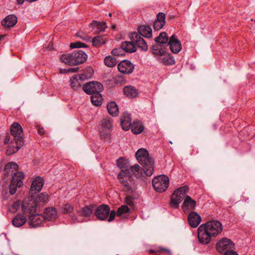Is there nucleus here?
<instances>
[{"label":"nucleus","mask_w":255,"mask_h":255,"mask_svg":"<svg viewBox=\"0 0 255 255\" xmlns=\"http://www.w3.org/2000/svg\"><path fill=\"white\" fill-rule=\"evenodd\" d=\"M88 46L84 43L77 41L75 42L71 43L70 45V47L72 49L73 48H79L82 47H87Z\"/></svg>","instance_id":"c03bdc74"},{"label":"nucleus","mask_w":255,"mask_h":255,"mask_svg":"<svg viewBox=\"0 0 255 255\" xmlns=\"http://www.w3.org/2000/svg\"><path fill=\"white\" fill-rule=\"evenodd\" d=\"M71 220L73 221H72L73 223H75V218L74 217H72Z\"/></svg>","instance_id":"bf43d9fd"},{"label":"nucleus","mask_w":255,"mask_h":255,"mask_svg":"<svg viewBox=\"0 0 255 255\" xmlns=\"http://www.w3.org/2000/svg\"><path fill=\"white\" fill-rule=\"evenodd\" d=\"M77 35L79 37L81 38L82 39L85 41H89L90 39V37L88 35L82 32H78L77 33Z\"/></svg>","instance_id":"864d4df0"},{"label":"nucleus","mask_w":255,"mask_h":255,"mask_svg":"<svg viewBox=\"0 0 255 255\" xmlns=\"http://www.w3.org/2000/svg\"><path fill=\"white\" fill-rule=\"evenodd\" d=\"M102 130L111 131L113 125L110 119H103L101 122Z\"/></svg>","instance_id":"c9c22d12"},{"label":"nucleus","mask_w":255,"mask_h":255,"mask_svg":"<svg viewBox=\"0 0 255 255\" xmlns=\"http://www.w3.org/2000/svg\"><path fill=\"white\" fill-rule=\"evenodd\" d=\"M135 156L138 162L142 166V173L145 175H152L154 170V161L149 156L148 150L143 148H139L135 152Z\"/></svg>","instance_id":"f03ea898"},{"label":"nucleus","mask_w":255,"mask_h":255,"mask_svg":"<svg viewBox=\"0 0 255 255\" xmlns=\"http://www.w3.org/2000/svg\"><path fill=\"white\" fill-rule=\"evenodd\" d=\"M26 222V217L21 214H17L12 219V225L16 227H20Z\"/></svg>","instance_id":"cd10ccee"},{"label":"nucleus","mask_w":255,"mask_h":255,"mask_svg":"<svg viewBox=\"0 0 255 255\" xmlns=\"http://www.w3.org/2000/svg\"><path fill=\"white\" fill-rule=\"evenodd\" d=\"M38 211L36 213H34L29 216V221L28 224L31 228H36L40 226L41 223L45 221L42 214L38 213Z\"/></svg>","instance_id":"f3484780"},{"label":"nucleus","mask_w":255,"mask_h":255,"mask_svg":"<svg viewBox=\"0 0 255 255\" xmlns=\"http://www.w3.org/2000/svg\"><path fill=\"white\" fill-rule=\"evenodd\" d=\"M81 80L79 79L77 75H74L70 79V85L71 88L75 90L79 89L81 87Z\"/></svg>","instance_id":"2f4dec72"},{"label":"nucleus","mask_w":255,"mask_h":255,"mask_svg":"<svg viewBox=\"0 0 255 255\" xmlns=\"http://www.w3.org/2000/svg\"><path fill=\"white\" fill-rule=\"evenodd\" d=\"M164 25V24H163L157 20H155L153 24L154 29L155 30H158L161 29Z\"/></svg>","instance_id":"3c124183"},{"label":"nucleus","mask_w":255,"mask_h":255,"mask_svg":"<svg viewBox=\"0 0 255 255\" xmlns=\"http://www.w3.org/2000/svg\"><path fill=\"white\" fill-rule=\"evenodd\" d=\"M17 177H20V179H18L16 181H15V185L17 187H21L23 185V181L22 179H24V176H17Z\"/></svg>","instance_id":"5fc2aeb1"},{"label":"nucleus","mask_w":255,"mask_h":255,"mask_svg":"<svg viewBox=\"0 0 255 255\" xmlns=\"http://www.w3.org/2000/svg\"><path fill=\"white\" fill-rule=\"evenodd\" d=\"M115 27H116V26H115V25H114V26H112V28H115Z\"/></svg>","instance_id":"680f3d73"},{"label":"nucleus","mask_w":255,"mask_h":255,"mask_svg":"<svg viewBox=\"0 0 255 255\" xmlns=\"http://www.w3.org/2000/svg\"><path fill=\"white\" fill-rule=\"evenodd\" d=\"M94 70L93 69L90 67L88 66L86 67L83 72L77 75L79 77V79L81 80V81H83L85 80L90 79L93 77L94 74Z\"/></svg>","instance_id":"bb28decb"},{"label":"nucleus","mask_w":255,"mask_h":255,"mask_svg":"<svg viewBox=\"0 0 255 255\" xmlns=\"http://www.w3.org/2000/svg\"><path fill=\"white\" fill-rule=\"evenodd\" d=\"M12 178L11 181V183L9 185V193L12 195L15 194L16 191L17 187L15 185V176H12Z\"/></svg>","instance_id":"a18cd8bd"},{"label":"nucleus","mask_w":255,"mask_h":255,"mask_svg":"<svg viewBox=\"0 0 255 255\" xmlns=\"http://www.w3.org/2000/svg\"><path fill=\"white\" fill-rule=\"evenodd\" d=\"M91 101L92 104L95 106H99L101 105L102 101V97L100 93H96L95 94H92Z\"/></svg>","instance_id":"f704fd0d"},{"label":"nucleus","mask_w":255,"mask_h":255,"mask_svg":"<svg viewBox=\"0 0 255 255\" xmlns=\"http://www.w3.org/2000/svg\"><path fill=\"white\" fill-rule=\"evenodd\" d=\"M73 210V206L69 203H67L62 206L61 208V212L64 214H69L71 213Z\"/></svg>","instance_id":"79ce46f5"},{"label":"nucleus","mask_w":255,"mask_h":255,"mask_svg":"<svg viewBox=\"0 0 255 255\" xmlns=\"http://www.w3.org/2000/svg\"><path fill=\"white\" fill-rule=\"evenodd\" d=\"M83 90L87 94L92 95L100 93L103 90V86L99 82L91 81L84 85Z\"/></svg>","instance_id":"f8f14e48"},{"label":"nucleus","mask_w":255,"mask_h":255,"mask_svg":"<svg viewBox=\"0 0 255 255\" xmlns=\"http://www.w3.org/2000/svg\"><path fill=\"white\" fill-rule=\"evenodd\" d=\"M222 230V225L220 222L215 220L207 222L198 229V241L203 245H207L210 242L212 237H216Z\"/></svg>","instance_id":"f257e3e1"},{"label":"nucleus","mask_w":255,"mask_h":255,"mask_svg":"<svg viewBox=\"0 0 255 255\" xmlns=\"http://www.w3.org/2000/svg\"><path fill=\"white\" fill-rule=\"evenodd\" d=\"M121 125L122 128L126 131L128 130L131 126V119L129 115L124 116L121 120Z\"/></svg>","instance_id":"c85d7f7f"},{"label":"nucleus","mask_w":255,"mask_h":255,"mask_svg":"<svg viewBox=\"0 0 255 255\" xmlns=\"http://www.w3.org/2000/svg\"><path fill=\"white\" fill-rule=\"evenodd\" d=\"M162 251H164V252H165L168 254H170V251L167 249H165V248H162V247H160L159 248V251H156L153 249H150L148 251V253L149 254H153V253H161V252Z\"/></svg>","instance_id":"603ef678"},{"label":"nucleus","mask_w":255,"mask_h":255,"mask_svg":"<svg viewBox=\"0 0 255 255\" xmlns=\"http://www.w3.org/2000/svg\"><path fill=\"white\" fill-rule=\"evenodd\" d=\"M165 14L163 12H159L156 16V20L161 22L163 24H165Z\"/></svg>","instance_id":"de8ad7c7"},{"label":"nucleus","mask_w":255,"mask_h":255,"mask_svg":"<svg viewBox=\"0 0 255 255\" xmlns=\"http://www.w3.org/2000/svg\"><path fill=\"white\" fill-rule=\"evenodd\" d=\"M117 177L121 183L129 193V195L125 198V202L130 207L133 206V199L137 198L138 195L134 191L135 181L132 178V176Z\"/></svg>","instance_id":"20e7f679"},{"label":"nucleus","mask_w":255,"mask_h":255,"mask_svg":"<svg viewBox=\"0 0 255 255\" xmlns=\"http://www.w3.org/2000/svg\"><path fill=\"white\" fill-rule=\"evenodd\" d=\"M78 69H79V67L71 68H69V69H68L67 72H72V73L77 72H78Z\"/></svg>","instance_id":"13d9d810"},{"label":"nucleus","mask_w":255,"mask_h":255,"mask_svg":"<svg viewBox=\"0 0 255 255\" xmlns=\"http://www.w3.org/2000/svg\"><path fill=\"white\" fill-rule=\"evenodd\" d=\"M105 43V39L101 36H96L92 39L93 45L97 47H99Z\"/></svg>","instance_id":"e433bc0d"},{"label":"nucleus","mask_w":255,"mask_h":255,"mask_svg":"<svg viewBox=\"0 0 255 255\" xmlns=\"http://www.w3.org/2000/svg\"><path fill=\"white\" fill-rule=\"evenodd\" d=\"M187 219L190 226L193 228L197 227L201 221V216L195 212H191Z\"/></svg>","instance_id":"412c9836"},{"label":"nucleus","mask_w":255,"mask_h":255,"mask_svg":"<svg viewBox=\"0 0 255 255\" xmlns=\"http://www.w3.org/2000/svg\"><path fill=\"white\" fill-rule=\"evenodd\" d=\"M94 215L99 220L104 221L107 219L108 222H111L115 219L116 213L115 210L111 211L109 205L102 204L98 206L96 205Z\"/></svg>","instance_id":"1a4fd4ad"},{"label":"nucleus","mask_w":255,"mask_h":255,"mask_svg":"<svg viewBox=\"0 0 255 255\" xmlns=\"http://www.w3.org/2000/svg\"><path fill=\"white\" fill-rule=\"evenodd\" d=\"M117 166L125 174L142 175V169L137 164L130 166L129 160L126 157H121L117 160Z\"/></svg>","instance_id":"423d86ee"},{"label":"nucleus","mask_w":255,"mask_h":255,"mask_svg":"<svg viewBox=\"0 0 255 255\" xmlns=\"http://www.w3.org/2000/svg\"><path fill=\"white\" fill-rule=\"evenodd\" d=\"M182 199V197H179L178 195L173 193L170 197V206L173 208H178L179 204L181 202Z\"/></svg>","instance_id":"7c9ffc66"},{"label":"nucleus","mask_w":255,"mask_h":255,"mask_svg":"<svg viewBox=\"0 0 255 255\" xmlns=\"http://www.w3.org/2000/svg\"><path fill=\"white\" fill-rule=\"evenodd\" d=\"M169 38L165 32H162L160 34L154 38L156 44L151 47L153 54L155 55H164L166 53L167 48L163 44L168 43Z\"/></svg>","instance_id":"6e6552de"},{"label":"nucleus","mask_w":255,"mask_h":255,"mask_svg":"<svg viewBox=\"0 0 255 255\" xmlns=\"http://www.w3.org/2000/svg\"><path fill=\"white\" fill-rule=\"evenodd\" d=\"M168 46H169L171 52L175 54L178 53L182 49L181 42L174 34L169 38V42L166 47Z\"/></svg>","instance_id":"2eb2a0df"},{"label":"nucleus","mask_w":255,"mask_h":255,"mask_svg":"<svg viewBox=\"0 0 255 255\" xmlns=\"http://www.w3.org/2000/svg\"><path fill=\"white\" fill-rule=\"evenodd\" d=\"M37 131L38 133L41 135H44L45 133L44 128L39 126H38L37 127Z\"/></svg>","instance_id":"4d7b16f0"},{"label":"nucleus","mask_w":255,"mask_h":255,"mask_svg":"<svg viewBox=\"0 0 255 255\" xmlns=\"http://www.w3.org/2000/svg\"><path fill=\"white\" fill-rule=\"evenodd\" d=\"M44 180L41 176H35L33 180L29 192V195H33L39 192L44 185Z\"/></svg>","instance_id":"4468645a"},{"label":"nucleus","mask_w":255,"mask_h":255,"mask_svg":"<svg viewBox=\"0 0 255 255\" xmlns=\"http://www.w3.org/2000/svg\"><path fill=\"white\" fill-rule=\"evenodd\" d=\"M118 175L120 176V175H122L121 173H119Z\"/></svg>","instance_id":"e2e57ef3"},{"label":"nucleus","mask_w":255,"mask_h":255,"mask_svg":"<svg viewBox=\"0 0 255 255\" xmlns=\"http://www.w3.org/2000/svg\"><path fill=\"white\" fill-rule=\"evenodd\" d=\"M224 255H239L237 252L233 250H227L225 252Z\"/></svg>","instance_id":"6e6d98bb"},{"label":"nucleus","mask_w":255,"mask_h":255,"mask_svg":"<svg viewBox=\"0 0 255 255\" xmlns=\"http://www.w3.org/2000/svg\"><path fill=\"white\" fill-rule=\"evenodd\" d=\"M159 175L163 176V175H165L164 174H160Z\"/></svg>","instance_id":"0e129e2a"},{"label":"nucleus","mask_w":255,"mask_h":255,"mask_svg":"<svg viewBox=\"0 0 255 255\" xmlns=\"http://www.w3.org/2000/svg\"><path fill=\"white\" fill-rule=\"evenodd\" d=\"M196 202L188 195H186L181 206L182 209L185 213H188L195 209Z\"/></svg>","instance_id":"dca6fc26"},{"label":"nucleus","mask_w":255,"mask_h":255,"mask_svg":"<svg viewBox=\"0 0 255 255\" xmlns=\"http://www.w3.org/2000/svg\"><path fill=\"white\" fill-rule=\"evenodd\" d=\"M105 65L109 67H113L116 66L118 61L116 58L111 56H106L104 60Z\"/></svg>","instance_id":"4c0bfd02"},{"label":"nucleus","mask_w":255,"mask_h":255,"mask_svg":"<svg viewBox=\"0 0 255 255\" xmlns=\"http://www.w3.org/2000/svg\"><path fill=\"white\" fill-rule=\"evenodd\" d=\"M165 56L162 60V63L166 65H172L175 64V60L172 55L168 53L167 55L166 54L164 55Z\"/></svg>","instance_id":"58836bf2"},{"label":"nucleus","mask_w":255,"mask_h":255,"mask_svg":"<svg viewBox=\"0 0 255 255\" xmlns=\"http://www.w3.org/2000/svg\"><path fill=\"white\" fill-rule=\"evenodd\" d=\"M107 108L109 114L113 117L117 116L119 114L118 107L115 102H111L108 103Z\"/></svg>","instance_id":"c756f323"},{"label":"nucleus","mask_w":255,"mask_h":255,"mask_svg":"<svg viewBox=\"0 0 255 255\" xmlns=\"http://www.w3.org/2000/svg\"><path fill=\"white\" fill-rule=\"evenodd\" d=\"M131 41H124L122 43L121 46L124 52L133 53L136 51V47L141 50L146 51L148 49V46L144 40L136 32L131 33L129 36Z\"/></svg>","instance_id":"7ed1b4c3"},{"label":"nucleus","mask_w":255,"mask_h":255,"mask_svg":"<svg viewBox=\"0 0 255 255\" xmlns=\"http://www.w3.org/2000/svg\"><path fill=\"white\" fill-rule=\"evenodd\" d=\"M135 177H138V176H136ZM139 177H141L142 176H139Z\"/></svg>","instance_id":"69168bd1"},{"label":"nucleus","mask_w":255,"mask_h":255,"mask_svg":"<svg viewBox=\"0 0 255 255\" xmlns=\"http://www.w3.org/2000/svg\"><path fill=\"white\" fill-rule=\"evenodd\" d=\"M45 220L53 221L57 218V212L54 207H48L45 209L44 215Z\"/></svg>","instance_id":"5701e85b"},{"label":"nucleus","mask_w":255,"mask_h":255,"mask_svg":"<svg viewBox=\"0 0 255 255\" xmlns=\"http://www.w3.org/2000/svg\"><path fill=\"white\" fill-rule=\"evenodd\" d=\"M96 208V205L91 204L81 208L78 211L79 216L84 217H90L95 212V208Z\"/></svg>","instance_id":"4be33fe9"},{"label":"nucleus","mask_w":255,"mask_h":255,"mask_svg":"<svg viewBox=\"0 0 255 255\" xmlns=\"http://www.w3.org/2000/svg\"><path fill=\"white\" fill-rule=\"evenodd\" d=\"M18 165L11 162L6 164L4 167V175H24L23 172L18 171Z\"/></svg>","instance_id":"a211bd4d"},{"label":"nucleus","mask_w":255,"mask_h":255,"mask_svg":"<svg viewBox=\"0 0 255 255\" xmlns=\"http://www.w3.org/2000/svg\"><path fill=\"white\" fill-rule=\"evenodd\" d=\"M168 176H154L152 180L154 189L159 193L165 191L168 187Z\"/></svg>","instance_id":"9b49d317"},{"label":"nucleus","mask_w":255,"mask_h":255,"mask_svg":"<svg viewBox=\"0 0 255 255\" xmlns=\"http://www.w3.org/2000/svg\"><path fill=\"white\" fill-rule=\"evenodd\" d=\"M17 21V18L14 15H9L7 16L1 22V25L5 28L13 27Z\"/></svg>","instance_id":"b1692460"},{"label":"nucleus","mask_w":255,"mask_h":255,"mask_svg":"<svg viewBox=\"0 0 255 255\" xmlns=\"http://www.w3.org/2000/svg\"><path fill=\"white\" fill-rule=\"evenodd\" d=\"M234 246V243L230 239L224 238L217 242L216 248L219 253H223L227 250H231Z\"/></svg>","instance_id":"ddd939ff"},{"label":"nucleus","mask_w":255,"mask_h":255,"mask_svg":"<svg viewBox=\"0 0 255 255\" xmlns=\"http://www.w3.org/2000/svg\"><path fill=\"white\" fill-rule=\"evenodd\" d=\"M129 208L127 205H124L120 207L117 211L116 214L119 217H122L123 215L129 213Z\"/></svg>","instance_id":"a19ab883"},{"label":"nucleus","mask_w":255,"mask_h":255,"mask_svg":"<svg viewBox=\"0 0 255 255\" xmlns=\"http://www.w3.org/2000/svg\"><path fill=\"white\" fill-rule=\"evenodd\" d=\"M137 30L140 37L142 36L146 38H150L152 36V29L148 25H140L138 27Z\"/></svg>","instance_id":"393cba45"},{"label":"nucleus","mask_w":255,"mask_h":255,"mask_svg":"<svg viewBox=\"0 0 255 255\" xmlns=\"http://www.w3.org/2000/svg\"><path fill=\"white\" fill-rule=\"evenodd\" d=\"M22 210L26 216H30L38 211V207L33 200V195H29L25 198L22 204Z\"/></svg>","instance_id":"9d476101"},{"label":"nucleus","mask_w":255,"mask_h":255,"mask_svg":"<svg viewBox=\"0 0 255 255\" xmlns=\"http://www.w3.org/2000/svg\"><path fill=\"white\" fill-rule=\"evenodd\" d=\"M109 15V16L111 17V16H112V13H110Z\"/></svg>","instance_id":"052dcab7"},{"label":"nucleus","mask_w":255,"mask_h":255,"mask_svg":"<svg viewBox=\"0 0 255 255\" xmlns=\"http://www.w3.org/2000/svg\"><path fill=\"white\" fill-rule=\"evenodd\" d=\"M111 54L114 56H123L124 55V51L121 46V48L113 49Z\"/></svg>","instance_id":"49530a36"},{"label":"nucleus","mask_w":255,"mask_h":255,"mask_svg":"<svg viewBox=\"0 0 255 255\" xmlns=\"http://www.w3.org/2000/svg\"><path fill=\"white\" fill-rule=\"evenodd\" d=\"M87 58V54L81 50H75L71 54H63L60 57L63 63L73 66L84 63Z\"/></svg>","instance_id":"39448f33"},{"label":"nucleus","mask_w":255,"mask_h":255,"mask_svg":"<svg viewBox=\"0 0 255 255\" xmlns=\"http://www.w3.org/2000/svg\"><path fill=\"white\" fill-rule=\"evenodd\" d=\"M101 138L106 141H109L111 139V131L101 130L100 131Z\"/></svg>","instance_id":"37998d69"},{"label":"nucleus","mask_w":255,"mask_h":255,"mask_svg":"<svg viewBox=\"0 0 255 255\" xmlns=\"http://www.w3.org/2000/svg\"><path fill=\"white\" fill-rule=\"evenodd\" d=\"M33 194V200L38 207V212L41 211L42 207L46 204L48 199V194L46 192H43L35 197Z\"/></svg>","instance_id":"aec40b11"},{"label":"nucleus","mask_w":255,"mask_h":255,"mask_svg":"<svg viewBox=\"0 0 255 255\" xmlns=\"http://www.w3.org/2000/svg\"><path fill=\"white\" fill-rule=\"evenodd\" d=\"M22 131L21 126L17 123H14L11 125L10 132L11 135L14 137V140L16 145L14 146L13 148L10 147L7 151V154L9 155L16 152L24 144Z\"/></svg>","instance_id":"0eeeda50"},{"label":"nucleus","mask_w":255,"mask_h":255,"mask_svg":"<svg viewBox=\"0 0 255 255\" xmlns=\"http://www.w3.org/2000/svg\"><path fill=\"white\" fill-rule=\"evenodd\" d=\"M189 191V188L187 186L180 187L176 189L173 193L179 197H182V199L185 196V194Z\"/></svg>","instance_id":"ea45409f"},{"label":"nucleus","mask_w":255,"mask_h":255,"mask_svg":"<svg viewBox=\"0 0 255 255\" xmlns=\"http://www.w3.org/2000/svg\"><path fill=\"white\" fill-rule=\"evenodd\" d=\"M114 83L117 85H122L125 83V79L123 76L118 75L114 78Z\"/></svg>","instance_id":"09e8293b"},{"label":"nucleus","mask_w":255,"mask_h":255,"mask_svg":"<svg viewBox=\"0 0 255 255\" xmlns=\"http://www.w3.org/2000/svg\"><path fill=\"white\" fill-rule=\"evenodd\" d=\"M21 205V202L19 200H17L13 203L11 207V210L12 212H16L19 208Z\"/></svg>","instance_id":"8fccbe9b"},{"label":"nucleus","mask_w":255,"mask_h":255,"mask_svg":"<svg viewBox=\"0 0 255 255\" xmlns=\"http://www.w3.org/2000/svg\"><path fill=\"white\" fill-rule=\"evenodd\" d=\"M123 92L126 96L130 98H134L138 94L137 90L131 86L125 87L123 89Z\"/></svg>","instance_id":"a878e982"},{"label":"nucleus","mask_w":255,"mask_h":255,"mask_svg":"<svg viewBox=\"0 0 255 255\" xmlns=\"http://www.w3.org/2000/svg\"><path fill=\"white\" fill-rule=\"evenodd\" d=\"M89 26L92 28L97 27V29L100 31H104L107 27L106 22L103 21L101 22L96 20L92 21Z\"/></svg>","instance_id":"72a5a7b5"},{"label":"nucleus","mask_w":255,"mask_h":255,"mask_svg":"<svg viewBox=\"0 0 255 255\" xmlns=\"http://www.w3.org/2000/svg\"><path fill=\"white\" fill-rule=\"evenodd\" d=\"M130 128L132 132L135 134L141 133L144 128L141 123L139 122H134Z\"/></svg>","instance_id":"473e14b6"},{"label":"nucleus","mask_w":255,"mask_h":255,"mask_svg":"<svg viewBox=\"0 0 255 255\" xmlns=\"http://www.w3.org/2000/svg\"><path fill=\"white\" fill-rule=\"evenodd\" d=\"M118 68L120 72L124 74H129L132 72L134 69V65L128 60H123L118 65Z\"/></svg>","instance_id":"6ab92c4d"}]
</instances>
